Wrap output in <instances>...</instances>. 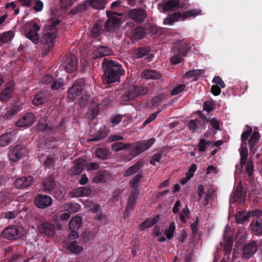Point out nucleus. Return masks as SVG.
<instances>
[{"label":"nucleus","mask_w":262,"mask_h":262,"mask_svg":"<svg viewBox=\"0 0 262 262\" xmlns=\"http://www.w3.org/2000/svg\"><path fill=\"white\" fill-rule=\"evenodd\" d=\"M202 11L199 9H192L187 10L183 13L181 12V20H184L189 17H195L201 14Z\"/></svg>","instance_id":"c9c22d12"},{"label":"nucleus","mask_w":262,"mask_h":262,"mask_svg":"<svg viewBox=\"0 0 262 262\" xmlns=\"http://www.w3.org/2000/svg\"><path fill=\"white\" fill-rule=\"evenodd\" d=\"M85 160L78 158L74 162V165L70 170V173L73 175H77L81 173L85 165Z\"/></svg>","instance_id":"393cba45"},{"label":"nucleus","mask_w":262,"mask_h":262,"mask_svg":"<svg viewBox=\"0 0 262 262\" xmlns=\"http://www.w3.org/2000/svg\"><path fill=\"white\" fill-rule=\"evenodd\" d=\"M113 54L112 49L107 46H98L92 54V58H102Z\"/></svg>","instance_id":"a211bd4d"},{"label":"nucleus","mask_w":262,"mask_h":262,"mask_svg":"<svg viewBox=\"0 0 262 262\" xmlns=\"http://www.w3.org/2000/svg\"><path fill=\"white\" fill-rule=\"evenodd\" d=\"M190 48V45L186 40H181L174 45L172 52L173 54H179L182 56H185Z\"/></svg>","instance_id":"f3484780"},{"label":"nucleus","mask_w":262,"mask_h":262,"mask_svg":"<svg viewBox=\"0 0 262 262\" xmlns=\"http://www.w3.org/2000/svg\"><path fill=\"white\" fill-rule=\"evenodd\" d=\"M68 249L71 253L77 254L83 250V248L82 246L78 245L77 242L75 241L69 243Z\"/></svg>","instance_id":"a19ab883"},{"label":"nucleus","mask_w":262,"mask_h":262,"mask_svg":"<svg viewBox=\"0 0 262 262\" xmlns=\"http://www.w3.org/2000/svg\"><path fill=\"white\" fill-rule=\"evenodd\" d=\"M259 137V134L256 131H254L251 135L248 140V143L251 151L254 150L255 149V145L258 142Z\"/></svg>","instance_id":"58836bf2"},{"label":"nucleus","mask_w":262,"mask_h":262,"mask_svg":"<svg viewBox=\"0 0 262 262\" xmlns=\"http://www.w3.org/2000/svg\"><path fill=\"white\" fill-rule=\"evenodd\" d=\"M159 220V215H156L155 217L152 219L147 218L145 221L142 223L140 225V227L142 229L150 228L152 227L154 225L156 224Z\"/></svg>","instance_id":"4c0bfd02"},{"label":"nucleus","mask_w":262,"mask_h":262,"mask_svg":"<svg viewBox=\"0 0 262 262\" xmlns=\"http://www.w3.org/2000/svg\"><path fill=\"white\" fill-rule=\"evenodd\" d=\"M212 82L215 83V85H217L221 87L222 88H224L226 86V84L224 81L222 79V78L218 76H215L212 80Z\"/></svg>","instance_id":"680f3d73"},{"label":"nucleus","mask_w":262,"mask_h":262,"mask_svg":"<svg viewBox=\"0 0 262 262\" xmlns=\"http://www.w3.org/2000/svg\"><path fill=\"white\" fill-rule=\"evenodd\" d=\"M142 178L143 176L141 174H137L134 176L129 181L130 186L134 189V190H139L138 189L139 183Z\"/></svg>","instance_id":"37998d69"},{"label":"nucleus","mask_w":262,"mask_h":262,"mask_svg":"<svg viewBox=\"0 0 262 262\" xmlns=\"http://www.w3.org/2000/svg\"><path fill=\"white\" fill-rule=\"evenodd\" d=\"M15 139V132L11 131L0 136V146H5L10 144Z\"/></svg>","instance_id":"c85d7f7f"},{"label":"nucleus","mask_w":262,"mask_h":262,"mask_svg":"<svg viewBox=\"0 0 262 262\" xmlns=\"http://www.w3.org/2000/svg\"><path fill=\"white\" fill-rule=\"evenodd\" d=\"M150 50L149 47L145 46L137 48L134 53V57L136 58H140L147 55Z\"/></svg>","instance_id":"e433bc0d"},{"label":"nucleus","mask_w":262,"mask_h":262,"mask_svg":"<svg viewBox=\"0 0 262 262\" xmlns=\"http://www.w3.org/2000/svg\"><path fill=\"white\" fill-rule=\"evenodd\" d=\"M54 80V78L53 76L50 74H47L42 77L41 82L43 84H49L53 82Z\"/></svg>","instance_id":"338daca9"},{"label":"nucleus","mask_w":262,"mask_h":262,"mask_svg":"<svg viewBox=\"0 0 262 262\" xmlns=\"http://www.w3.org/2000/svg\"><path fill=\"white\" fill-rule=\"evenodd\" d=\"M148 91V88L144 85H135L129 88L126 97L128 100H133L139 96L144 95Z\"/></svg>","instance_id":"4468645a"},{"label":"nucleus","mask_w":262,"mask_h":262,"mask_svg":"<svg viewBox=\"0 0 262 262\" xmlns=\"http://www.w3.org/2000/svg\"><path fill=\"white\" fill-rule=\"evenodd\" d=\"M13 33L11 31L3 33L0 35V40L3 43L9 42L12 38Z\"/></svg>","instance_id":"5fc2aeb1"},{"label":"nucleus","mask_w":262,"mask_h":262,"mask_svg":"<svg viewBox=\"0 0 262 262\" xmlns=\"http://www.w3.org/2000/svg\"><path fill=\"white\" fill-rule=\"evenodd\" d=\"M54 82L51 85V89L53 90H58L60 88L63 86V83L60 79L54 80Z\"/></svg>","instance_id":"774afa93"},{"label":"nucleus","mask_w":262,"mask_h":262,"mask_svg":"<svg viewBox=\"0 0 262 262\" xmlns=\"http://www.w3.org/2000/svg\"><path fill=\"white\" fill-rule=\"evenodd\" d=\"M62 68L68 73L75 72L78 67V60L74 55H65L63 58Z\"/></svg>","instance_id":"9d476101"},{"label":"nucleus","mask_w":262,"mask_h":262,"mask_svg":"<svg viewBox=\"0 0 262 262\" xmlns=\"http://www.w3.org/2000/svg\"><path fill=\"white\" fill-rule=\"evenodd\" d=\"M37 129L40 132H59L62 134L66 132L65 121L62 119L60 124L58 126H55L52 123H43L42 122H38L37 123Z\"/></svg>","instance_id":"1a4fd4ad"},{"label":"nucleus","mask_w":262,"mask_h":262,"mask_svg":"<svg viewBox=\"0 0 262 262\" xmlns=\"http://www.w3.org/2000/svg\"><path fill=\"white\" fill-rule=\"evenodd\" d=\"M162 158L161 153L155 154L152 155L150 160L149 163L151 165H155L156 162H159Z\"/></svg>","instance_id":"69168bd1"},{"label":"nucleus","mask_w":262,"mask_h":262,"mask_svg":"<svg viewBox=\"0 0 262 262\" xmlns=\"http://www.w3.org/2000/svg\"><path fill=\"white\" fill-rule=\"evenodd\" d=\"M212 142L210 141H207L205 139H201L197 146L200 151L205 152L207 146H210Z\"/></svg>","instance_id":"09e8293b"},{"label":"nucleus","mask_w":262,"mask_h":262,"mask_svg":"<svg viewBox=\"0 0 262 262\" xmlns=\"http://www.w3.org/2000/svg\"><path fill=\"white\" fill-rule=\"evenodd\" d=\"M97 157L105 160L109 158L110 152L108 149L105 148H98L95 151Z\"/></svg>","instance_id":"ea45409f"},{"label":"nucleus","mask_w":262,"mask_h":262,"mask_svg":"<svg viewBox=\"0 0 262 262\" xmlns=\"http://www.w3.org/2000/svg\"><path fill=\"white\" fill-rule=\"evenodd\" d=\"M109 177V172L106 170L98 171L94 178L93 181L95 183L105 182Z\"/></svg>","instance_id":"72a5a7b5"},{"label":"nucleus","mask_w":262,"mask_h":262,"mask_svg":"<svg viewBox=\"0 0 262 262\" xmlns=\"http://www.w3.org/2000/svg\"><path fill=\"white\" fill-rule=\"evenodd\" d=\"M85 85V81L83 78H80L74 81L72 86L70 88L68 93V97L73 101L79 97L83 91Z\"/></svg>","instance_id":"423d86ee"},{"label":"nucleus","mask_w":262,"mask_h":262,"mask_svg":"<svg viewBox=\"0 0 262 262\" xmlns=\"http://www.w3.org/2000/svg\"><path fill=\"white\" fill-rule=\"evenodd\" d=\"M182 56L179 54H174V55L170 58V61L173 64H177L182 62Z\"/></svg>","instance_id":"e2e57ef3"},{"label":"nucleus","mask_w":262,"mask_h":262,"mask_svg":"<svg viewBox=\"0 0 262 262\" xmlns=\"http://www.w3.org/2000/svg\"><path fill=\"white\" fill-rule=\"evenodd\" d=\"M144 29H145V34H149L152 37H156L160 34V30L158 27L151 23H146L144 25Z\"/></svg>","instance_id":"7c9ffc66"},{"label":"nucleus","mask_w":262,"mask_h":262,"mask_svg":"<svg viewBox=\"0 0 262 262\" xmlns=\"http://www.w3.org/2000/svg\"><path fill=\"white\" fill-rule=\"evenodd\" d=\"M60 23L58 19H55L51 21L48 27L46 32L41 38V42L43 45L42 54V56H46L52 50L54 46V41L56 37L57 33V26Z\"/></svg>","instance_id":"f03ea898"},{"label":"nucleus","mask_w":262,"mask_h":262,"mask_svg":"<svg viewBox=\"0 0 262 262\" xmlns=\"http://www.w3.org/2000/svg\"><path fill=\"white\" fill-rule=\"evenodd\" d=\"M36 118L34 114L28 113L18 120L16 122V126L17 127L29 126L33 124Z\"/></svg>","instance_id":"6ab92c4d"},{"label":"nucleus","mask_w":262,"mask_h":262,"mask_svg":"<svg viewBox=\"0 0 262 262\" xmlns=\"http://www.w3.org/2000/svg\"><path fill=\"white\" fill-rule=\"evenodd\" d=\"M262 211L259 209H254L248 212L246 214L243 211H239L235 215V220L236 223L243 224L247 223L251 217L261 216Z\"/></svg>","instance_id":"0eeeda50"},{"label":"nucleus","mask_w":262,"mask_h":262,"mask_svg":"<svg viewBox=\"0 0 262 262\" xmlns=\"http://www.w3.org/2000/svg\"><path fill=\"white\" fill-rule=\"evenodd\" d=\"M48 100V93L46 91H40L34 96L33 104L35 106H38L46 103Z\"/></svg>","instance_id":"cd10ccee"},{"label":"nucleus","mask_w":262,"mask_h":262,"mask_svg":"<svg viewBox=\"0 0 262 262\" xmlns=\"http://www.w3.org/2000/svg\"><path fill=\"white\" fill-rule=\"evenodd\" d=\"M102 32V25L99 23H95L92 29L91 33L93 37H98Z\"/></svg>","instance_id":"3c124183"},{"label":"nucleus","mask_w":262,"mask_h":262,"mask_svg":"<svg viewBox=\"0 0 262 262\" xmlns=\"http://www.w3.org/2000/svg\"><path fill=\"white\" fill-rule=\"evenodd\" d=\"M145 35L143 27L137 26L129 33V37L132 41H137L143 38Z\"/></svg>","instance_id":"5701e85b"},{"label":"nucleus","mask_w":262,"mask_h":262,"mask_svg":"<svg viewBox=\"0 0 262 262\" xmlns=\"http://www.w3.org/2000/svg\"><path fill=\"white\" fill-rule=\"evenodd\" d=\"M240 164L236 165V168L237 169L238 167H240L241 170L246 163V161L248 158V149L240 150Z\"/></svg>","instance_id":"a18cd8bd"},{"label":"nucleus","mask_w":262,"mask_h":262,"mask_svg":"<svg viewBox=\"0 0 262 262\" xmlns=\"http://www.w3.org/2000/svg\"><path fill=\"white\" fill-rule=\"evenodd\" d=\"M249 228L252 234L262 236V219L259 216L253 219L249 225Z\"/></svg>","instance_id":"aec40b11"},{"label":"nucleus","mask_w":262,"mask_h":262,"mask_svg":"<svg viewBox=\"0 0 262 262\" xmlns=\"http://www.w3.org/2000/svg\"><path fill=\"white\" fill-rule=\"evenodd\" d=\"M34 203L37 208L44 209L51 206L53 199L49 195L37 194L34 198Z\"/></svg>","instance_id":"f8f14e48"},{"label":"nucleus","mask_w":262,"mask_h":262,"mask_svg":"<svg viewBox=\"0 0 262 262\" xmlns=\"http://www.w3.org/2000/svg\"><path fill=\"white\" fill-rule=\"evenodd\" d=\"M26 152V147L23 145L18 144L10 148L8 156L10 161L16 162L25 157Z\"/></svg>","instance_id":"6e6552de"},{"label":"nucleus","mask_w":262,"mask_h":262,"mask_svg":"<svg viewBox=\"0 0 262 262\" xmlns=\"http://www.w3.org/2000/svg\"><path fill=\"white\" fill-rule=\"evenodd\" d=\"M107 133L106 130H102L97 134L91 140L94 141H100L107 136Z\"/></svg>","instance_id":"4d7b16f0"},{"label":"nucleus","mask_w":262,"mask_h":262,"mask_svg":"<svg viewBox=\"0 0 262 262\" xmlns=\"http://www.w3.org/2000/svg\"><path fill=\"white\" fill-rule=\"evenodd\" d=\"M199 122L198 119L191 120L188 124V126L193 133L198 132L199 130Z\"/></svg>","instance_id":"864d4df0"},{"label":"nucleus","mask_w":262,"mask_h":262,"mask_svg":"<svg viewBox=\"0 0 262 262\" xmlns=\"http://www.w3.org/2000/svg\"><path fill=\"white\" fill-rule=\"evenodd\" d=\"M40 27L34 21H29L24 25L23 34L33 43L37 44L39 42V35L38 32Z\"/></svg>","instance_id":"7ed1b4c3"},{"label":"nucleus","mask_w":262,"mask_h":262,"mask_svg":"<svg viewBox=\"0 0 262 262\" xmlns=\"http://www.w3.org/2000/svg\"><path fill=\"white\" fill-rule=\"evenodd\" d=\"M19 111L18 106H13L10 109L7 111L6 113L4 115V118L6 119H9L11 117Z\"/></svg>","instance_id":"8fccbe9b"},{"label":"nucleus","mask_w":262,"mask_h":262,"mask_svg":"<svg viewBox=\"0 0 262 262\" xmlns=\"http://www.w3.org/2000/svg\"><path fill=\"white\" fill-rule=\"evenodd\" d=\"M99 112V106L97 104H94L93 107L89 108L88 113H91L92 118L96 116Z\"/></svg>","instance_id":"0e129e2a"},{"label":"nucleus","mask_w":262,"mask_h":262,"mask_svg":"<svg viewBox=\"0 0 262 262\" xmlns=\"http://www.w3.org/2000/svg\"><path fill=\"white\" fill-rule=\"evenodd\" d=\"M12 93V91L9 88H6L0 94V100L7 101L11 97Z\"/></svg>","instance_id":"de8ad7c7"},{"label":"nucleus","mask_w":262,"mask_h":262,"mask_svg":"<svg viewBox=\"0 0 262 262\" xmlns=\"http://www.w3.org/2000/svg\"><path fill=\"white\" fill-rule=\"evenodd\" d=\"M81 223V219L80 216H76L73 218L69 223V229H78Z\"/></svg>","instance_id":"c03bdc74"},{"label":"nucleus","mask_w":262,"mask_h":262,"mask_svg":"<svg viewBox=\"0 0 262 262\" xmlns=\"http://www.w3.org/2000/svg\"><path fill=\"white\" fill-rule=\"evenodd\" d=\"M34 181L32 177H23L15 180V185L17 188L25 189L30 186Z\"/></svg>","instance_id":"b1692460"},{"label":"nucleus","mask_w":262,"mask_h":262,"mask_svg":"<svg viewBox=\"0 0 262 262\" xmlns=\"http://www.w3.org/2000/svg\"><path fill=\"white\" fill-rule=\"evenodd\" d=\"M128 16L136 23L141 24L145 20L147 15L146 10L142 8H139L129 10Z\"/></svg>","instance_id":"ddd939ff"},{"label":"nucleus","mask_w":262,"mask_h":262,"mask_svg":"<svg viewBox=\"0 0 262 262\" xmlns=\"http://www.w3.org/2000/svg\"><path fill=\"white\" fill-rule=\"evenodd\" d=\"M106 5L105 0H86L71 10L73 14H77L85 10L89 7L96 9H103Z\"/></svg>","instance_id":"20e7f679"},{"label":"nucleus","mask_w":262,"mask_h":262,"mask_svg":"<svg viewBox=\"0 0 262 262\" xmlns=\"http://www.w3.org/2000/svg\"><path fill=\"white\" fill-rule=\"evenodd\" d=\"M115 14L112 12H107L108 18L105 22V28L108 32H113L119 27L121 18L115 16Z\"/></svg>","instance_id":"2eb2a0df"},{"label":"nucleus","mask_w":262,"mask_h":262,"mask_svg":"<svg viewBox=\"0 0 262 262\" xmlns=\"http://www.w3.org/2000/svg\"><path fill=\"white\" fill-rule=\"evenodd\" d=\"M175 229H176L175 223L173 222L170 223L168 229H166L165 232V234L168 239H170L173 237V233L175 231Z\"/></svg>","instance_id":"603ef678"},{"label":"nucleus","mask_w":262,"mask_h":262,"mask_svg":"<svg viewBox=\"0 0 262 262\" xmlns=\"http://www.w3.org/2000/svg\"><path fill=\"white\" fill-rule=\"evenodd\" d=\"M181 12H176L168 15L163 21L164 25H172L174 22L181 20Z\"/></svg>","instance_id":"f704fd0d"},{"label":"nucleus","mask_w":262,"mask_h":262,"mask_svg":"<svg viewBox=\"0 0 262 262\" xmlns=\"http://www.w3.org/2000/svg\"><path fill=\"white\" fill-rule=\"evenodd\" d=\"M186 88V85L184 84H180L177 86L175 87L170 93L171 96L177 95L182 92Z\"/></svg>","instance_id":"bf43d9fd"},{"label":"nucleus","mask_w":262,"mask_h":262,"mask_svg":"<svg viewBox=\"0 0 262 262\" xmlns=\"http://www.w3.org/2000/svg\"><path fill=\"white\" fill-rule=\"evenodd\" d=\"M155 142L154 138L147 140H142L136 142L135 146L132 149V154L134 156L141 154L143 151L149 149Z\"/></svg>","instance_id":"9b49d317"},{"label":"nucleus","mask_w":262,"mask_h":262,"mask_svg":"<svg viewBox=\"0 0 262 262\" xmlns=\"http://www.w3.org/2000/svg\"><path fill=\"white\" fill-rule=\"evenodd\" d=\"M68 205V211L69 212H76L80 208V205L76 203H69Z\"/></svg>","instance_id":"052dcab7"},{"label":"nucleus","mask_w":262,"mask_h":262,"mask_svg":"<svg viewBox=\"0 0 262 262\" xmlns=\"http://www.w3.org/2000/svg\"><path fill=\"white\" fill-rule=\"evenodd\" d=\"M56 186V183L53 177L50 176L44 178L41 183L40 189L45 192L49 193L53 191Z\"/></svg>","instance_id":"4be33fe9"},{"label":"nucleus","mask_w":262,"mask_h":262,"mask_svg":"<svg viewBox=\"0 0 262 262\" xmlns=\"http://www.w3.org/2000/svg\"><path fill=\"white\" fill-rule=\"evenodd\" d=\"M66 194V190L64 186H60L54 191L55 197L58 200H61L64 198Z\"/></svg>","instance_id":"49530a36"},{"label":"nucleus","mask_w":262,"mask_h":262,"mask_svg":"<svg viewBox=\"0 0 262 262\" xmlns=\"http://www.w3.org/2000/svg\"><path fill=\"white\" fill-rule=\"evenodd\" d=\"M246 170L247 173L249 177H251L253 175L254 170V164L253 162L251 161H248L246 163Z\"/></svg>","instance_id":"6e6d98bb"},{"label":"nucleus","mask_w":262,"mask_h":262,"mask_svg":"<svg viewBox=\"0 0 262 262\" xmlns=\"http://www.w3.org/2000/svg\"><path fill=\"white\" fill-rule=\"evenodd\" d=\"M257 245L256 241H252L247 244L244 249V256L246 259L249 258L257 251Z\"/></svg>","instance_id":"bb28decb"},{"label":"nucleus","mask_w":262,"mask_h":262,"mask_svg":"<svg viewBox=\"0 0 262 262\" xmlns=\"http://www.w3.org/2000/svg\"><path fill=\"white\" fill-rule=\"evenodd\" d=\"M246 196V191L244 189L242 183H239L236 186L234 195L233 196V201H244Z\"/></svg>","instance_id":"a878e982"},{"label":"nucleus","mask_w":262,"mask_h":262,"mask_svg":"<svg viewBox=\"0 0 262 262\" xmlns=\"http://www.w3.org/2000/svg\"><path fill=\"white\" fill-rule=\"evenodd\" d=\"M23 228L17 225H11L6 228L2 233L3 238L8 240H16L21 237Z\"/></svg>","instance_id":"39448f33"},{"label":"nucleus","mask_w":262,"mask_h":262,"mask_svg":"<svg viewBox=\"0 0 262 262\" xmlns=\"http://www.w3.org/2000/svg\"><path fill=\"white\" fill-rule=\"evenodd\" d=\"M37 229L40 234L49 237L54 236L55 234L54 225L49 222L42 223L37 226Z\"/></svg>","instance_id":"dca6fc26"},{"label":"nucleus","mask_w":262,"mask_h":262,"mask_svg":"<svg viewBox=\"0 0 262 262\" xmlns=\"http://www.w3.org/2000/svg\"><path fill=\"white\" fill-rule=\"evenodd\" d=\"M131 144L124 143L121 142H116L113 143L112 146V149L115 151H119L129 148Z\"/></svg>","instance_id":"79ce46f5"},{"label":"nucleus","mask_w":262,"mask_h":262,"mask_svg":"<svg viewBox=\"0 0 262 262\" xmlns=\"http://www.w3.org/2000/svg\"><path fill=\"white\" fill-rule=\"evenodd\" d=\"M180 4V0H169L160 5L162 6L163 12L168 11H173L179 9L178 5Z\"/></svg>","instance_id":"c756f323"},{"label":"nucleus","mask_w":262,"mask_h":262,"mask_svg":"<svg viewBox=\"0 0 262 262\" xmlns=\"http://www.w3.org/2000/svg\"><path fill=\"white\" fill-rule=\"evenodd\" d=\"M104 71L102 81L104 84L120 81V77L125 73L122 66L116 61L104 58L102 63Z\"/></svg>","instance_id":"f257e3e1"},{"label":"nucleus","mask_w":262,"mask_h":262,"mask_svg":"<svg viewBox=\"0 0 262 262\" xmlns=\"http://www.w3.org/2000/svg\"><path fill=\"white\" fill-rule=\"evenodd\" d=\"M213 107L214 103L213 100L206 101L204 102L203 109L208 112L213 110Z\"/></svg>","instance_id":"13d9d810"},{"label":"nucleus","mask_w":262,"mask_h":262,"mask_svg":"<svg viewBox=\"0 0 262 262\" xmlns=\"http://www.w3.org/2000/svg\"><path fill=\"white\" fill-rule=\"evenodd\" d=\"M141 77L145 79H158L161 77V75L155 70H145L142 72Z\"/></svg>","instance_id":"473e14b6"},{"label":"nucleus","mask_w":262,"mask_h":262,"mask_svg":"<svg viewBox=\"0 0 262 262\" xmlns=\"http://www.w3.org/2000/svg\"><path fill=\"white\" fill-rule=\"evenodd\" d=\"M140 193V190H134L130 195L127 205L125 208V212L124 213L125 216H128L132 211L134 210V207L136 204L137 200Z\"/></svg>","instance_id":"412c9836"},{"label":"nucleus","mask_w":262,"mask_h":262,"mask_svg":"<svg viewBox=\"0 0 262 262\" xmlns=\"http://www.w3.org/2000/svg\"><path fill=\"white\" fill-rule=\"evenodd\" d=\"M144 163L143 162H137L124 171V176L126 177H129L137 172H140V169H142Z\"/></svg>","instance_id":"2f4dec72"}]
</instances>
